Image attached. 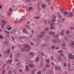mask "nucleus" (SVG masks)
<instances>
[{
  "label": "nucleus",
  "instance_id": "obj_1",
  "mask_svg": "<svg viewBox=\"0 0 74 74\" xmlns=\"http://www.w3.org/2000/svg\"><path fill=\"white\" fill-rule=\"evenodd\" d=\"M44 34H45V32H42L40 33V34L38 35L37 36V37L36 38V41H40V39L39 38H42V37H44Z\"/></svg>",
  "mask_w": 74,
  "mask_h": 74
},
{
  "label": "nucleus",
  "instance_id": "obj_2",
  "mask_svg": "<svg viewBox=\"0 0 74 74\" xmlns=\"http://www.w3.org/2000/svg\"><path fill=\"white\" fill-rule=\"evenodd\" d=\"M24 48H22L21 49V51H24L25 50L26 51H29L30 49V46H28L26 45H24Z\"/></svg>",
  "mask_w": 74,
  "mask_h": 74
},
{
  "label": "nucleus",
  "instance_id": "obj_3",
  "mask_svg": "<svg viewBox=\"0 0 74 74\" xmlns=\"http://www.w3.org/2000/svg\"><path fill=\"white\" fill-rule=\"evenodd\" d=\"M68 57L69 59H71L72 60H74V56L72 55L71 54L68 55Z\"/></svg>",
  "mask_w": 74,
  "mask_h": 74
},
{
  "label": "nucleus",
  "instance_id": "obj_4",
  "mask_svg": "<svg viewBox=\"0 0 74 74\" xmlns=\"http://www.w3.org/2000/svg\"><path fill=\"white\" fill-rule=\"evenodd\" d=\"M46 73L47 74H52L53 73V72L51 70L47 71Z\"/></svg>",
  "mask_w": 74,
  "mask_h": 74
},
{
  "label": "nucleus",
  "instance_id": "obj_5",
  "mask_svg": "<svg viewBox=\"0 0 74 74\" xmlns=\"http://www.w3.org/2000/svg\"><path fill=\"white\" fill-rule=\"evenodd\" d=\"M57 59L59 61V62H61L62 60V57H60V56H57Z\"/></svg>",
  "mask_w": 74,
  "mask_h": 74
},
{
  "label": "nucleus",
  "instance_id": "obj_6",
  "mask_svg": "<svg viewBox=\"0 0 74 74\" xmlns=\"http://www.w3.org/2000/svg\"><path fill=\"white\" fill-rule=\"evenodd\" d=\"M3 44L4 45H7L9 44V41L6 40L3 42Z\"/></svg>",
  "mask_w": 74,
  "mask_h": 74
},
{
  "label": "nucleus",
  "instance_id": "obj_7",
  "mask_svg": "<svg viewBox=\"0 0 74 74\" xmlns=\"http://www.w3.org/2000/svg\"><path fill=\"white\" fill-rule=\"evenodd\" d=\"M53 25H54V24L52 23H51L50 25V30H52L53 29Z\"/></svg>",
  "mask_w": 74,
  "mask_h": 74
},
{
  "label": "nucleus",
  "instance_id": "obj_8",
  "mask_svg": "<svg viewBox=\"0 0 74 74\" xmlns=\"http://www.w3.org/2000/svg\"><path fill=\"white\" fill-rule=\"evenodd\" d=\"M22 21H23V19H21L20 20H19V21H18V20H16L15 21V23H21Z\"/></svg>",
  "mask_w": 74,
  "mask_h": 74
},
{
  "label": "nucleus",
  "instance_id": "obj_9",
  "mask_svg": "<svg viewBox=\"0 0 74 74\" xmlns=\"http://www.w3.org/2000/svg\"><path fill=\"white\" fill-rule=\"evenodd\" d=\"M70 47H74V41H72L71 42L70 44Z\"/></svg>",
  "mask_w": 74,
  "mask_h": 74
},
{
  "label": "nucleus",
  "instance_id": "obj_10",
  "mask_svg": "<svg viewBox=\"0 0 74 74\" xmlns=\"http://www.w3.org/2000/svg\"><path fill=\"white\" fill-rule=\"evenodd\" d=\"M55 68L56 70H60V69H61L60 67H58L56 66Z\"/></svg>",
  "mask_w": 74,
  "mask_h": 74
},
{
  "label": "nucleus",
  "instance_id": "obj_11",
  "mask_svg": "<svg viewBox=\"0 0 74 74\" xmlns=\"http://www.w3.org/2000/svg\"><path fill=\"white\" fill-rule=\"evenodd\" d=\"M50 34L52 35L53 37H55V34L53 32H51L50 33H49Z\"/></svg>",
  "mask_w": 74,
  "mask_h": 74
},
{
  "label": "nucleus",
  "instance_id": "obj_12",
  "mask_svg": "<svg viewBox=\"0 0 74 74\" xmlns=\"http://www.w3.org/2000/svg\"><path fill=\"white\" fill-rule=\"evenodd\" d=\"M10 51H11V50L10 49H8L6 51V53H10Z\"/></svg>",
  "mask_w": 74,
  "mask_h": 74
},
{
  "label": "nucleus",
  "instance_id": "obj_13",
  "mask_svg": "<svg viewBox=\"0 0 74 74\" xmlns=\"http://www.w3.org/2000/svg\"><path fill=\"white\" fill-rule=\"evenodd\" d=\"M29 67H32V68H33V67H34V65L32 64H30L29 65Z\"/></svg>",
  "mask_w": 74,
  "mask_h": 74
},
{
  "label": "nucleus",
  "instance_id": "obj_14",
  "mask_svg": "<svg viewBox=\"0 0 74 74\" xmlns=\"http://www.w3.org/2000/svg\"><path fill=\"white\" fill-rule=\"evenodd\" d=\"M61 11L64 14H67V12H63L64 10L62 9H60Z\"/></svg>",
  "mask_w": 74,
  "mask_h": 74
},
{
  "label": "nucleus",
  "instance_id": "obj_15",
  "mask_svg": "<svg viewBox=\"0 0 74 74\" xmlns=\"http://www.w3.org/2000/svg\"><path fill=\"white\" fill-rule=\"evenodd\" d=\"M34 53L33 52L29 53V54L30 56H33L34 55Z\"/></svg>",
  "mask_w": 74,
  "mask_h": 74
},
{
  "label": "nucleus",
  "instance_id": "obj_16",
  "mask_svg": "<svg viewBox=\"0 0 74 74\" xmlns=\"http://www.w3.org/2000/svg\"><path fill=\"white\" fill-rule=\"evenodd\" d=\"M20 53H17L16 55V58H18V57H19V56H20Z\"/></svg>",
  "mask_w": 74,
  "mask_h": 74
},
{
  "label": "nucleus",
  "instance_id": "obj_17",
  "mask_svg": "<svg viewBox=\"0 0 74 74\" xmlns=\"http://www.w3.org/2000/svg\"><path fill=\"white\" fill-rule=\"evenodd\" d=\"M65 32V31L64 30H62L60 33L61 35H63V34H63V32Z\"/></svg>",
  "mask_w": 74,
  "mask_h": 74
},
{
  "label": "nucleus",
  "instance_id": "obj_18",
  "mask_svg": "<svg viewBox=\"0 0 74 74\" xmlns=\"http://www.w3.org/2000/svg\"><path fill=\"white\" fill-rule=\"evenodd\" d=\"M2 23H3L4 24H5L7 23V21L4 20H3L2 21Z\"/></svg>",
  "mask_w": 74,
  "mask_h": 74
},
{
  "label": "nucleus",
  "instance_id": "obj_19",
  "mask_svg": "<svg viewBox=\"0 0 74 74\" xmlns=\"http://www.w3.org/2000/svg\"><path fill=\"white\" fill-rule=\"evenodd\" d=\"M12 62V60H8L7 62V63H11Z\"/></svg>",
  "mask_w": 74,
  "mask_h": 74
},
{
  "label": "nucleus",
  "instance_id": "obj_20",
  "mask_svg": "<svg viewBox=\"0 0 74 74\" xmlns=\"http://www.w3.org/2000/svg\"><path fill=\"white\" fill-rule=\"evenodd\" d=\"M73 12H70V14H69V16H73Z\"/></svg>",
  "mask_w": 74,
  "mask_h": 74
},
{
  "label": "nucleus",
  "instance_id": "obj_21",
  "mask_svg": "<svg viewBox=\"0 0 74 74\" xmlns=\"http://www.w3.org/2000/svg\"><path fill=\"white\" fill-rule=\"evenodd\" d=\"M52 22H54L55 21V19H56V17H55V16H54L53 18H52Z\"/></svg>",
  "mask_w": 74,
  "mask_h": 74
},
{
  "label": "nucleus",
  "instance_id": "obj_22",
  "mask_svg": "<svg viewBox=\"0 0 74 74\" xmlns=\"http://www.w3.org/2000/svg\"><path fill=\"white\" fill-rule=\"evenodd\" d=\"M49 46V44H45L43 45V47H48Z\"/></svg>",
  "mask_w": 74,
  "mask_h": 74
},
{
  "label": "nucleus",
  "instance_id": "obj_23",
  "mask_svg": "<svg viewBox=\"0 0 74 74\" xmlns=\"http://www.w3.org/2000/svg\"><path fill=\"white\" fill-rule=\"evenodd\" d=\"M63 50H59L58 51V53H63Z\"/></svg>",
  "mask_w": 74,
  "mask_h": 74
},
{
  "label": "nucleus",
  "instance_id": "obj_24",
  "mask_svg": "<svg viewBox=\"0 0 74 74\" xmlns=\"http://www.w3.org/2000/svg\"><path fill=\"white\" fill-rule=\"evenodd\" d=\"M58 15L59 18H61V15H60V12H58Z\"/></svg>",
  "mask_w": 74,
  "mask_h": 74
},
{
  "label": "nucleus",
  "instance_id": "obj_25",
  "mask_svg": "<svg viewBox=\"0 0 74 74\" xmlns=\"http://www.w3.org/2000/svg\"><path fill=\"white\" fill-rule=\"evenodd\" d=\"M36 70H35V69H34L32 71V74H35V73H34V72Z\"/></svg>",
  "mask_w": 74,
  "mask_h": 74
},
{
  "label": "nucleus",
  "instance_id": "obj_26",
  "mask_svg": "<svg viewBox=\"0 0 74 74\" xmlns=\"http://www.w3.org/2000/svg\"><path fill=\"white\" fill-rule=\"evenodd\" d=\"M26 32H27V30H26V29H23V32L24 33H26Z\"/></svg>",
  "mask_w": 74,
  "mask_h": 74
},
{
  "label": "nucleus",
  "instance_id": "obj_27",
  "mask_svg": "<svg viewBox=\"0 0 74 74\" xmlns=\"http://www.w3.org/2000/svg\"><path fill=\"white\" fill-rule=\"evenodd\" d=\"M60 56H61L62 57H64V55L60 53L59 54Z\"/></svg>",
  "mask_w": 74,
  "mask_h": 74
},
{
  "label": "nucleus",
  "instance_id": "obj_28",
  "mask_svg": "<svg viewBox=\"0 0 74 74\" xmlns=\"http://www.w3.org/2000/svg\"><path fill=\"white\" fill-rule=\"evenodd\" d=\"M66 66H67V64H66V63H64V66L65 67H66Z\"/></svg>",
  "mask_w": 74,
  "mask_h": 74
},
{
  "label": "nucleus",
  "instance_id": "obj_29",
  "mask_svg": "<svg viewBox=\"0 0 74 74\" xmlns=\"http://www.w3.org/2000/svg\"><path fill=\"white\" fill-rule=\"evenodd\" d=\"M25 27H27V29H30V27H29V26L27 25L25 26Z\"/></svg>",
  "mask_w": 74,
  "mask_h": 74
},
{
  "label": "nucleus",
  "instance_id": "obj_30",
  "mask_svg": "<svg viewBox=\"0 0 74 74\" xmlns=\"http://www.w3.org/2000/svg\"><path fill=\"white\" fill-rule=\"evenodd\" d=\"M42 7H43V8L46 7V5L44 4H42Z\"/></svg>",
  "mask_w": 74,
  "mask_h": 74
},
{
  "label": "nucleus",
  "instance_id": "obj_31",
  "mask_svg": "<svg viewBox=\"0 0 74 74\" xmlns=\"http://www.w3.org/2000/svg\"><path fill=\"white\" fill-rule=\"evenodd\" d=\"M65 16H66V17H69V16H70V15L69 14H65Z\"/></svg>",
  "mask_w": 74,
  "mask_h": 74
},
{
  "label": "nucleus",
  "instance_id": "obj_32",
  "mask_svg": "<svg viewBox=\"0 0 74 74\" xmlns=\"http://www.w3.org/2000/svg\"><path fill=\"white\" fill-rule=\"evenodd\" d=\"M49 65L48 64H47L46 65V67H47V68H49Z\"/></svg>",
  "mask_w": 74,
  "mask_h": 74
},
{
  "label": "nucleus",
  "instance_id": "obj_33",
  "mask_svg": "<svg viewBox=\"0 0 74 74\" xmlns=\"http://www.w3.org/2000/svg\"><path fill=\"white\" fill-rule=\"evenodd\" d=\"M25 68H26V69H27V70H29V67H28V66L26 65L25 66Z\"/></svg>",
  "mask_w": 74,
  "mask_h": 74
},
{
  "label": "nucleus",
  "instance_id": "obj_34",
  "mask_svg": "<svg viewBox=\"0 0 74 74\" xmlns=\"http://www.w3.org/2000/svg\"><path fill=\"white\" fill-rule=\"evenodd\" d=\"M64 40L67 41V38L66 37H64Z\"/></svg>",
  "mask_w": 74,
  "mask_h": 74
},
{
  "label": "nucleus",
  "instance_id": "obj_35",
  "mask_svg": "<svg viewBox=\"0 0 74 74\" xmlns=\"http://www.w3.org/2000/svg\"><path fill=\"white\" fill-rule=\"evenodd\" d=\"M45 30L46 31H48V28L47 27H45Z\"/></svg>",
  "mask_w": 74,
  "mask_h": 74
},
{
  "label": "nucleus",
  "instance_id": "obj_36",
  "mask_svg": "<svg viewBox=\"0 0 74 74\" xmlns=\"http://www.w3.org/2000/svg\"><path fill=\"white\" fill-rule=\"evenodd\" d=\"M69 29H71V30H73V29H74V27H70L69 28Z\"/></svg>",
  "mask_w": 74,
  "mask_h": 74
},
{
  "label": "nucleus",
  "instance_id": "obj_37",
  "mask_svg": "<svg viewBox=\"0 0 74 74\" xmlns=\"http://www.w3.org/2000/svg\"><path fill=\"white\" fill-rule=\"evenodd\" d=\"M34 18H35V19H39L40 18V16L35 17Z\"/></svg>",
  "mask_w": 74,
  "mask_h": 74
},
{
  "label": "nucleus",
  "instance_id": "obj_38",
  "mask_svg": "<svg viewBox=\"0 0 74 74\" xmlns=\"http://www.w3.org/2000/svg\"><path fill=\"white\" fill-rule=\"evenodd\" d=\"M53 41L54 42H57V40L56 39H54L53 40Z\"/></svg>",
  "mask_w": 74,
  "mask_h": 74
},
{
  "label": "nucleus",
  "instance_id": "obj_39",
  "mask_svg": "<svg viewBox=\"0 0 74 74\" xmlns=\"http://www.w3.org/2000/svg\"><path fill=\"white\" fill-rule=\"evenodd\" d=\"M49 60H46V62H47V63H49Z\"/></svg>",
  "mask_w": 74,
  "mask_h": 74
},
{
  "label": "nucleus",
  "instance_id": "obj_40",
  "mask_svg": "<svg viewBox=\"0 0 74 74\" xmlns=\"http://www.w3.org/2000/svg\"><path fill=\"white\" fill-rule=\"evenodd\" d=\"M43 71H47V69L46 68H45L43 69Z\"/></svg>",
  "mask_w": 74,
  "mask_h": 74
},
{
  "label": "nucleus",
  "instance_id": "obj_41",
  "mask_svg": "<svg viewBox=\"0 0 74 74\" xmlns=\"http://www.w3.org/2000/svg\"><path fill=\"white\" fill-rule=\"evenodd\" d=\"M51 64L53 66H55V63L53 62H51Z\"/></svg>",
  "mask_w": 74,
  "mask_h": 74
},
{
  "label": "nucleus",
  "instance_id": "obj_42",
  "mask_svg": "<svg viewBox=\"0 0 74 74\" xmlns=\"http://www.w3.org/2000/svg\"><path fill=\"white\" fill-rule=\"evenodd\" d=\"M36 60L37 61V62L39 61V59H38V58L37 57L36 58Z\"/></svg>",
  "mask_w": 74,
  "mask_h": 74
},
{
  "label": "nucleus",
  "instance_id": "obj_43",
  "mask_svg": "<svg viewBox=\"0 0 74 74\" xmlns=\"http://www.w3.org/2000/svg\"><path fill=\"white\" fill-rule=\"evenodd\" d=\"M21 64V62H19L17 64V66H19V64Z\"/></svg>",
  "mask_w": 74,
  "mask_h": 74
},
{
  "label": "nucleus",
  "instance_id": "obj_44",
  "mask_svg": "<svg viewBox=\"0 0 74 74\" xmlns=\"http://www.w3.org/2000/svg\"><path fill=\"white\" fill-rule=\"evenodd\" d=\"M8 74H12V72L11 71H10L9 72Z\"/></svg>",
  "mask_w": 74,
  "mask_h": 74
},
{
  "label": "nucleus",
  "instance_id": "obj_45",
  "mask_svg": "<svg viewBox=\"0 0 74 74\" xmlns=\"http://www.w3.org/2000/svg\"><path fill=\"white\" fill-rule=\"evenodd\" d=\"M12 29V27H10L9 28H8L7 30H10V29Z\"/></svg>",
  "mask_w": 74,
  "mask_h": 74
},
{
  "label": "nucleus",
  "instance_id": "obj_46",
  "mask_svg": "<svg viewBox=\"0 0 74 74\" xmlns=\"http://www.w3.org/2000/svg\"><path fill=\"white\" fill-rule=\"evenodd\" d=\"M65 45H66V44H65V43H63L62 44V46H65Z\"/></svg>",
  "mask_w": 74,
  "mask_h": 74
},
{
  "label": "nucleus",
  "instance_id": "obj_47",
  "mask_svg": "<svg viewBox=\"0 0 74 74\" xmlns=\"http://www.w3.org/2000/svg\"><path fill=\"white\" fill-rule=\"evenodd\" d=\"M10 34H8L7 35H6V37H10Z\"/></svg>",
  "mask_w": 74,
  "mask_h": 74
},
{
  "label": "nucleus",
  "instance_id": "obj_48",
  "mask_svg": "<svg viewBox=\"0 0 74 74\" xmlns=\"http://www.w3.org/2000/svg\"><path fill=\"white\" fill-rule=\"evenodd\" d=\"M39 66L40 67H41V66H42V62H41V64H40V65Z\"/></svg>",
  "mask_w": 74,
  "mask_h": 74
},
{
  "label": "nucleus",
  "instance_id": "obj_49",
  "mask_svg": "<svg viewBox=\"0 0 74 74\" xmlns=\"http://www.w3.org/2000/svg\"><path fill=\"white\" fill-rule=\"evenodd\" d=\"M62 40L61 39H60L59 41V42L60 44L62 43Z\"/></svg>",
  "mask_w": 74,
  "mask_h": 74
},
{
  "label": "nucleus",
  "instance_id": "obj_50",
  "mask_svg": "<svg viewBox=\"0 0 74 74\" xmlns=\"http://www.w3.org/2000/svg\"><path fill=\"white\" fill-rule=\"evenodd\" d=\"M3 39V36L2 35H1L0 36V39Z\"/></svg>",
  "mask_w": 74,
  "mask_h": 74
},
{
  "label": "nucleus",
  "instance_id": "obj_51",
  "mask_svg": "<svg viewBox=\"0 0 74 74\" xmlns=\"http://www.w3.org/2000/svg\"><path fill=\"white\" fill-rule=\"evenodd\" d=\"M64 21V18H63L62 21H61V22H63Z\"/></svg>",
  "mask_w": 74,
  "mask_h": 74
},
{
  "label": "nucleus",
  "instance_id": "obj_52",
  "mask_svg": "<svg viewBox=\"0 0 74 74\" xmlns=\"http://www.w3.org/2000/svg\"><path fill=\"white\" fill-rule=\"evenodd\" d=\"M4 32H5L7 33H10V32H8L6 31H4Z\"/></svg>",
  "mask_w": 74,
  "mask_h": 74
},
{
  "label": "nucleus",
  "instance_id": "obj_53",
  "mask_svg": "<svg viewBox=\"0 0 74 74\" xmlns=\"http://www.w3.org/2000/svg\"><path fill=\"white\" fill-rule=\"evenodd\" d=\"M68 71H71V68H70V67H69L68 68Z\"/></svg>",
  "mask_w": 74,
  "mask_h": 74
},
{
  "label": "nucleus",
  "instance_id": "obj_54",
  "mask_svg": "<svg viewBox=\"0 0 74 74\" xmlns=\"http://www.w3.org/2000/svg\"><path fill=\"white\" fill-rule=\"evenodd\" d=\"M66 34H69V31H66Z\"/></svg>",
  "mask_w": 74,
  "mask_h": 74
},
{
  "label": "nucleus",
  "instance_id": "obj_55",
  "mask_svg": "<svg viewBox=\"0 0 74 74\" xmlns=\"http://www.w3.org/2000/svg\"><path fill=\"white\" fill-rule=\"evenodd\" d=\"M12 54H11L10 56V58H12Z\"/></svg>",
  "mask_w": 74,
  "mask_h": 74
},
{
  "label": "nucleus",
  "instance_id": "obj_56",
  "mask_svg": "<svg viewBox=\"0 0 74 74\" xmlns=\"http://www.w3.org/2000/svg\"><path fill=\"white\" fill-rule=\"evenodd\" d=\"M56 49H59V47H55Z\"/></svg>",
  "mask_w": 74,
  "mask_h": 74
},
{
  "label": "nucleus",
  "instance_id": "obj_57",
  "mask_svg": "<svg viewBox=\"0 0 74 74\" xmlns=\"http://www.w3.org/2000/svg\"><path fill=\"white\" fill-rule=\"evenodd\" d=\"M20 39H22L23 38H24V37H21L19 38Z\"/></svg>",
  "mask_w": 74,
  "mask_h": 74
},
{
  "label": "nucleus",
  "instance_id": "obj_58",
  "mask_svg": "<svg viewBox=\"0 0 74 74\" xmlns=\"http://www.w3.org/2000/svg\"><path fill=\"white\" fill-rule=\"evenodd\" d=\"M51 59L52 60H53V56H51Z\"/></svg>",
  "mask_w": 74,
  "mask_h": 74
},
{
  "label": "nucleus",
  "instance_id": "obj_59",
  "mask_svg": "<svg viewBox=\"0 0 74 74\" xmlns=\"http://www.w3.org/2000/svg\"><path fill=\"white\" fill-rule=\"evenodd\" d=\"M29 10V11H30V10H32V8H29V9H28Z\"/></svg>",
  "mask_w": 74,
  "mask_h": 74
},
{
  "label": "nucleus",
  "instance_id": "obj_60",
  "mask_svg": "<svg viewBox=\"0 0 74 74\" xmlns=\"http://www.w3.org/2000/svg\"><path fill=\"white\" fill-rule=\"evenodd\" d=\"M46 1L47 2H48V1H49V2H50L51 1V0H46Z\"/></svg>",
  "mask_w": 74,
  "mask_h": 74
},
{
  "label": "nucleus",
  "instance_id": "obj_61",
  "mask_svg": "<svg viewBox=\"0 0 74 74\" xmlns=\"http://www.w3.org/2000/svg\"><path fill=\"white\" fill-rule=\"evenodd\" d=\"M10 12H8V15L9 16H10Z\"/></svg>",
  "mask_w": 74,
  "mask_h": 74
},
{
  "label": "nucleus",
  "instance_id": "obj_62",
  "mask_svg": "<svg viewBox=\"0 0 74 74\" xmlns=\"http://www.w3.org/2000/svg\"><path fill=\"white\" fill-rule=\"evenodd\" d=\"M19 71L20 72H21V73H22V71L21 69H20Z\"/></svg>",
  "mask_w": 74,
  "mask_h": 74
},
{
  "label": "nucleus",
  "instance_id": "obj_63",
  "mask_svg": "<svg viewBox=\"0 0 74 74\" xmlns=\"http://www.w3.org/2000/svg\"><path fill=\"white\" fill-rule=\"evenodd\" d=\"M32 37H33V36H32V35H31L29 36V37L30 38H32Z\"/></svg>",
  "mask_w": 74,
  "mask_h": 74
},
{
  "label": "nucleus",
  "instance_id": "obj_64",
  "mask_svg": "<svg viewBox=\"0 0 74 74\" xmlns=\"http://www.w3.org/2000/svg\"><path fill=\"white\" fill-rule=\"evenodd\" d=\"M37 74H41V72L40 71H39L38 73Z\"/></svg>",
  "mask_w": 74,
  "mask_h": 74
}]
</instances>
